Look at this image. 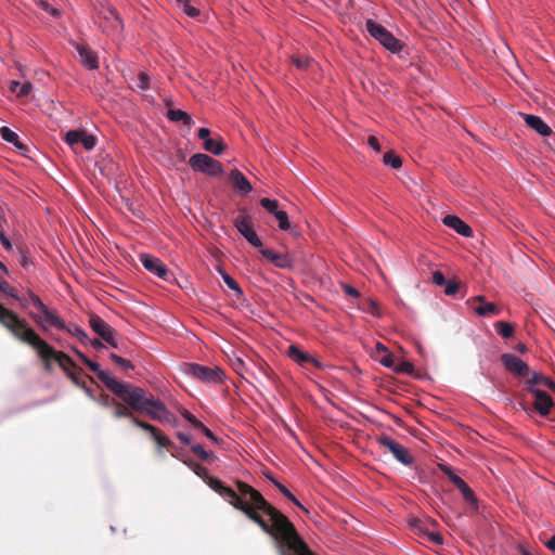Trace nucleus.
I'll use <instances>...</instances> for the list:
<instances>
[{
    "mask_svg": "<svg viewBox=\"0 0 555 555\" xmlns=\"http://www.w3.org/2000/svg\"><path fill=\"white\" fill-rule=\"evenodd\" d=\"M65 141L69 146L81 144L85 150L91 151L95 146V138L85 130H69L65 134Z\"/></svg>",
    "mask_w": 555,
    "mask_h": 555,
    "instance_id": "nucleus-18",
    "label": "nucleus"
},
{
    "mask_svg": "<svg viewBox=\"0 0 555 555\" xmlns=\"http://www.w3.org/2000/svg\"><path fill=\"white\" fill-rule=\"evenodd\" d=\"M377 442L382 448L388 450L393 457L403 465H411L413 463V456L409 450L389 436L382 435L378 437Z\"/></svg>",
    "mask_w": 555,
    "mask_h": 555,
    "instance_id": "nucleus-11",
    "label": "nucleus"
},
{
    "mask_svg": "<svg viewBox=\"0 0 555 555\" xmlns=\"http://www.w3.org/2000/svg\"><path fill=\"white\" fill-rule=\"evenodd\" d=\"M7 219L0 208V242L5 250L11 251L13 249V245L5 234Z\"/></svg>",
    "mask_w": 555,
    "mask_h": 555,
    "instance_id": "nucleus-34",
    "label": "nucleus"
},
{
    "mask_svg": "<svg viewBox=\"0 0 555 555\" xmlns=\"http://www.w3.org/2000/svg\"><path fill=\"white\" fill-rule=\"evenodd\" d=\"M224 354L234 372L244 377L245 373L248 372L247 364L244 360V349H230L229 352L224 351Z\"/></svg>",
    "mask_w": 555,
    "mask_h": 555,
    "instance_id": "nucleus-23",
    "label": "nucleus"
},
{
    "mask_svg": "<svg viewBox=\"0 0 555 555\" xmlns=\"http://www.w3.org/2000/svg\"><path fill=\"white\" fill-rule=\"evenodd\" d=\"M190 166L194 171L203 172L210 177H217L223 172V166L219 160L203 153L192 155L190 157Z\"/></svg>",
    "mask_w": 555,
    "mask_h": 555,
    "instance_id": "nucleus-9",
    "label": "nucleus"
},
{
    "mask_svg": "<svg viewBox=\"0 0 555 555\" xmlns=\"http://www.w3.org/2000/svg\"><path fill=\"white\" fill-rule=\"evenodd\" d=\"M494 328L498 335L502 336L503 338H508L514 333V327L511 323L499 321L494 324Z\"/></svg>",
    "mask_w": 555,
    "mask_h": 555,
    "instance_id": "nucleus-37",
    "label": "nucleus"
},
{
    "mask_svg": "<svg viewBox=\"0 0 555 555\" xmlns=\"http://www.w3.org/2000/svg\"><path fill=\"white\" fill-rule=\"evenodd\" d=\"M184 463L198 476V477H208V470L206 467L193 462V461H184Z\"/></svg>",
    "mask_w": 555,
    "mask_h": 555,
    "instance_id": "nucleus-44",
    "label": "nucleus"
},
{
    "mask_svg": "<svg viewBox=\"0 0 555 555\" xmlns=\"http://www.w3.org/2000/svg\"><path fill=\"white\" fill-rule=\"evenodd\" d=\"M167 117L170 121L182 122L185 126L193 124L191 116L182 109H169Z\"/></svg>",
    "mask_w": 555,
    "mask_h": 555,
    "instance_id": "nucleus-32",
    "label": "nucleus"
},
{
    "mask_svg": "<svg viewBox=\"0 0 555 555\" xmlns=\"http://www.w3.org/2000/svg\"><path fill=\"white\" fill-rule=\"evenodd\" d=\"M198 138L202 139L204 142H206V140H209L210 139V130L208 128H199L198 129Z\"/></svg>",
    "mask_w": 555,
    "mask_h": 555,
    "instance_id": "nucleus-57",
    "label": "nucleus"
},
{
    "mask_svg": "<svg viewBox=\"0 0 555 555\" xmlns=\"http://www.w3.org/2000/svg\"><path fill=\"white\" fill-rule=\"evenodd\" d=\"M364 311L372 314L373 317H376V318H379L380 317V313H379V309L376 305L375 301H373L372 299H369L364 306Z\"/></svg>",
    "mask_w": 555,
    "mask_h": 555,
    "instance_id": "nucleus-49",
    "label": "nucleus"
},
{
    "mask_svg": "<svg viewBox=\"0 0 555 555\" xmlns=\"http://www.w3.org/2000/svg\"><path fill=\"white\" fill-rule=\"evenodd\" d=\"M463 495L464 500L473 507L477 508V498L472 488L465 482L457 489Z\"/></svg>",
    "mask_w": 555,
    "mask_h": 555,
    "instance_id": "nucleus-35",
    "label": "nucleus"
},
{
    "mask_svg": "<svg viewBox=\"0 0 555 555\" xmlns=\"http://www.w3.org/2000/svg\"><path fill=\"white\" fill-rule=\"evenodd\" d=\"M527 390L534 397L533 408L541 415L546 416L550 414L552 406L554 405L553 399L545 391L535 388L527 387Z\"/></svg>",
    "mask_w": 555,
    "mask_h": 555,
    "instance_id": "nucleus-16",
    "label": "nucleus"
},
{
    "mask_svg": "<svg viewBox=\"0 0 555 555\" xmlns=\"http://www.w3.org/2000/svg\"><path fill=\"white\" fill-rule=\"evenodd\" d=\"M113 359L115 360L116 363L120 364V365H125L127 367H132V365L130 364V362H128L127 360L120 358V357H117V356H113Z\"/></svg>",
    "mask_w": 555,
    "mask_h": 555,
    "instance_id": "nucleus-62",
    "label": "nucleus"
},
{
    "mask_svg": "<svg viewBox=\"0 0 555 555\" xmlns=\"http://www.w3.org/2000/svg\"><path fill=\"white\" fill-rule=\"evenodd\" d=\"M117 400L114 398H111L108 395L103 393L100 396L98 402L104 406V408H111L113 406V402H116Z\"/></svg>",
    "mask_w": 555,
    "mask_h": 555,
    "instance_id": "nucleus-54",
    "label": "nucleus"
},
{
    "mask_svg": "<svg viewBox=\"0 0 555 555\" xmlns=\"http://www.w3.org/2000/svg\"><path fill=\"white\" fill-rule=\"evenodd\" d=\"M203 147L214 155H221L224 151V143L221 138H210L204 142Z\"/></svg>",
    "mask_w": 555,
    "mask_h": 555,
    "instance_id": "nucleus-31",
    "label": "nucleus"
},
{
    "mask_svg": "<svg viewBox=\"0 0 555 555\" xmlns=\"http://www.w3.org/2000/svg\"><path fill=\"white\" fill-rule=\"evenodd\" d=\"M341 288L347 296L354 297V298H358L360 296L359 291L357 288H354L353 286H351L350 284L343 283Z\"/></svg>",
    "mask_w": 555,
    "mask_h": 555,
    "instance_id": "nucleus-52",
    "label": "nucleus"
},
{
    "mask_svg": "<svg viewBox=\"0 0 555 555\" xmlns=\"http://www.w3.org/2000/svg\"><path fill=\"white\" fill-rule=\"evenodd\" d=\"M521 115L524 116L527 126L535 130L540 135L547 137L551 134L552 130L550 126L546 122H544V120L541 117L530 114Z\"/></svg>",
    "mask_w": 555,
    "mask_h": 555,
    "instance_id": "nucleus-27",
    "label": "nucleus"
},
{
    "mask_svg": "<svg viewBox=\"0 0 555 555\" xmlns=\"http://www.w3.org/2000/svg\"><path fill=\"white\" fill-rule=\"evenodd\" d=\"M389 349H375L372 357L382 365L391 369L397 374H406L417 376L415 374L414 365L409 361H399L393 353L388 352Z\"/></svg>",
    "mask_w": 555,
    "mask_h": 555,
    "instance_id": "nucleus-8",
    "label": "nucleus"
},
{
    "mask_svg": "<svg viewBox=\"0 0 555 555\" xmlns=\"http://www.w3.org/2000/svg\"><path fill=\"white\" fill-rule=\"evenodd\" d=\"M287 357L302 367H308L309 365L317 369L323 367L322 363L317 358L302 349H287Z\"/></svg>",
    "mask_w": 555,
    "mask_h": 555,
    "instance_id": "nucleus-21",
    "label": "nucleus"
},
{
    "mask_svg": "<svg viewBox=\"0 0 555 555\" xmlns=\"http://www.w3.org/2000/svg\"><path fill=\"white\" fill-rule=\"evenodd\" d=\"M207 483L234 508L243 512L264 533L270 535L279 555H315L299 535L294 524L251 486L238 480L235 491L220 479L209 476Z\"/></svg>",
    "mask_w": 555,
    "mask_h": 555,
    "instance_id": "nucleus-1",
    "label": "nucleus"
},
{
    "mask_svg": "<svg viewBox=\"0 0 555 555\" xmlns=\"http://www.w3.org/2000/svg\"><path fill=\"white\" fill-rule=\"evenodd\" d=\"M367 144L371 149H373L375 152L379 153L380 152V145H379V142H378V139L374 135H370L367 138Z\"/></svg>",
    "mask_w": 555,
    "mask_h": 555,
    "instance_id": "nucleus-56",
    "label": "nucleus"
},
{
    "mask_svg": "<svg viewBox=\"0 0 555 555\" xmlns=\"http://www.w3.org/2000/svg\"><path fill=\"white\" fill-rule=\"evenodd\" d=\"M75 49L80 56L81 64L89 70L99 67L98 54L87 44L76 43Z\"/></svg>",
    "mask_w": 555,
    "mask_h": 555,
    "instance_id": "nucleus-22",
    "label": "nucleus"
},
{
    "mask_svg": "<svg viewBox=\"0 0 555 555\" xmlns=\"http://www.w3.org/2000/svg\"><path fill=\"white\" fill-rule=\"evenodd\" d=\"M140 261L145 270L156 275L163 281H169L171 273L169 272L166 264L157 257L150 254H141Z\"/></svg>",
    "mask_w": 555,
    "mask_h": 555,
    "instance_id": "nucleus-13",
    "label": "nucleus"
},
{
    "mask_svg": "<svg viewBox=\"0 0 555 555\" xmlns=\"http://www.w3.org/2000/svg\"><path fill=\"white\" fill-rule=\"evenodd\" d=\"M149 86H150V77H149V74L146 72H140L138 74V83H137V88L142 90V91H145L149 89Z\"/></svg>",
    "mask_w": 555,
    "mask_h": 555,
    "instance_id": "nucleus-46",
    "label": "nucleus"
},
{
    "mask_svg": "<svg viewBox=\"0 0 555 555\" xmlns=\"http://www.w3.org/2000/svg\"><path fill=\"white\" fill-rule=\"evenodd\" d=\"M196 429H199L208 439L212 442L218 443V438L214 435V433L207 428L202 422L196 425Z\"/></svg>",
    "mask_w": 555,
    "mask_h": 555,
    "instance_id": "nucleus-50",
    "label": "nucleus"
},
{
    "mask_svg": "<svg viewBox=\"0 0 555 555\" xmlns=\"http://www.w3.org/2000/svg\"><path fill=\"white\" fill-rule=\"evenodd\" d=\"M442 221L444 225L453 229L457 234L464 237H470L473 235L472 228L455 215H447Z\"/></svg>",
    "mask_w": 555,
    "mask_h": 555,
    "instance_id": "nucleus-25",
    "label": "nucleus"
},
{
    "mask_svg": "<svg viewBox=\"0 0 555 555\" xmlns=\"http://www.w3.org/2000/svg\"><path fill=\"white\" fill-rule=\"evenodd\" d=\"M294 63L296 64V66L298 68H307L309 67V64H310V60L309 59H306V60H301V59H294Z\"/></svg>",
    "mask_w": 555,
    "mask_h": 555,
    "instance_id": "nucleus-58",
    "label": "nucleus"
},
{
    "mask_svg": "<svg viewBox=\"0 0 555 555\" xmlns=\"http://www.w3.org/2000/svg\"><path fill=\"white\" fill-rule=\"evenodd\" d=\"M181 415L194 427L196 428V425L199 424L201 421H198L190 411L183 409L181 411Z\"/></svg>",
    "mask_w": 555,
    "mask_h": 555,
    "instance_id": "nucleus-55",
    "label": "nucleus"
},
{
    "mask_svg": "<svg viewBox=\"0 0 555 555\" xmlns=\"http://www.w3.org/2000/svg\"><path fill=\"white\" fill-rule=\"evenodd\" d=\"M98 23L101 30L108 36L119 34L124 27L118 12L112 7L103 8L100 11Z\"/></svg>",
    "mask_w": 555,
    "mask_h": 555,
    "instance_id": "nucleus-10",
    "label": "nucleus"
},
{
    "mask_svg": "<svg viewBox=\"0 0 555 555\" xmlns=\"http://www.w3.org/2000/svg\"><path fill=\"white\" fill-rule=\"evenodd\" d=\"M89 325L91 330L111 347H117L114 343V328L102 318L96 314H91L89 318Z\"/></svg>",
    "mask_w": 555,
    "mask_h": 555,
    "instance_id": "nucleus-14",
    "label": "nucleus"
},
{
    "mask_svg": "<svg viewBox=\"0 0 555 555\" xmlns=\"http://www.w3.org/2000/svg\"><path fill=\"white\" fill-rule=\"evenodd\" d=\"M444 294L447 296H454L459 291V283L455 280H448L446 283Z\"/></svg>",
    "mask_w": 555,
    "mask_h": 555,
    "instance_id": "nucleus-48",
    "label": "nucleus"
},
{
    "mask_svg": "<svg viewBox=\"0 0 555 555\" xmlns=\"http://www.w3.org/2000/svg\"><path fill=\"white\" fill-rule=\"evenodd\" d=\"M474 310L481 318H490L493 315H498L500 313V309L493 302L487 301L485 296H475L467 300Z\"/></svg>",
    "mask_w": 555,
    "mask_h": 555,
    "instance_id": "nucleus-17",
    "label": "nucleus"
},
{
    "mask_svg": "<svg viewBox=\"0 0 555 555\" xmlns=\"http://www.w3.org/2000/svg\"><path fill=\"white\" fill-rule=\"evenodd\" d=\"M145 425L146 427H141V429L149 431L158 447L167 449L175 448V444L171 442V440L168 437H166L160 429L146 422Z\"/></svg>",
    "mask_w": 555,
    "mask_h": 555,
    "instance_id": "nucleus-28",
    "label": "nucleus"
},
{
    "mask_svg": "<svg viewBox=\"0 0 555 555\" xmlns=\"http://www.w3.org/2000/svg\"><path fill=\"white\" fill-rule=\"evenodd\" d=\"M229 181L233 189L241 195H247L251 192L253 186L247 178L237 169H234L229 175Z\"/></svg>",
    "mask_w": 555,
    "mask_h": 555,
    "instance_id": "nucleus-24",
    "label": "nucleus"
},
{
    "mask_svg": "<svg viewBox=\"0 0 555 555\" xmlns=\"http://www.w3.org/2000/svg\"><path fill=\"white\" fill-rule=\"evenodd\" d=\"M0 292L5 295L16 299L23 307L28 306V295L24 297H20L14 287H12L4 279L0 278Z\"/></svg>",
    "mask_w": 555,
    "mask_h": 555,
    "instance_id": "nucleus-30",
    "label": "nucleus"
},
{
    "mask_svg": "<svg viewBox=\"0 0 555 555\" xmlns=\"http://www.w3.org/2000/svg\"><path fill=\"white\" fill-rule=\"evenodd\" d=\"M383 163L393 169H398L402 166L401 157L393 152H386L383 156Z\"/></svg>",
    "mask_w": 555,
    "mask_h": 555,
    "instance_id": "nucleus-36",
    "label": "nucleus"
},
{
    "mask_svg": "<svg viewBox=\"0 0 555 555\" xmlns=\"http://www.w3.org/2000/svg\"><path fill=\"white\" fill-rule=\"evenodd\" d=\"M428 524L437 525V522L435 520H428L426 522L421 519H417V518H413L410 520V527L420 537H425L428 533V531H429L428 526H427Z\"/></svg>",
    "mask_w": 555,
    "mask_h": 555,
    "instance_id": "nucleus-33",
    "label": "nucleus"
},
{
    "mask_svg": "<svg viewBox=\"0 0 555 555\" xmlns=\"http://www.w3.org/2000/svg\"><path fill=\"white\" fill-rule=\"evenodd\" d=\"M20 263L24 269H28L33 264L31 260L25 254L21 255Z\"/></svg>",
    "mask_w": 555,
    "mask_h": 555,
    "instance_id": "nucleus-59",
    "label": "nucleus"
},
{
    "mask_svg": "<svg viewBox=\"0 0 555 555\" xmlns=\"http://www.w3.org/2000/svg\"><path fill=\"white\" fill-rule=\"evenodd\" d=\"M191 451L202 461L210 463L214 459H216L212 452L206 451L202 444H193L191 446Z\"/></svg>",
    "mask_w": 555,
    "mask_h": 555,
    "instance_id": "nucleus-38",
    "label": "nucleus"
},
{
    "mask_svg": "<svg viewBox=\"0 0 555 555\" xmlns=\"http://www.w3.org/2000/svg\"><path fill=\"white\" fill-rule=\"evenodd\" d=\"M260 205L271 215H275L276 211H279V202L276 199H271V198H261L260 199Z\"/></svg>",
    "mask_w": 555,
    "mask_h": 555,
    "instance_id": "nucleus-42",
    "label": "nucleus"
},
{
    "mask_svg": "<svg viewBox=\"0 0 555 555\" xmlns=\"http://www.w3.org/2000/svg\"><path fill=\"white\" fill-rule=\"evenodd\" d=\"M276 488L285 498H287L296 506L307 512V509L301 505V503L296 499V496L284 485H276Z\"/></svg>",
    "mask_w": 555,
    "mask_h": 555,
    "instance_id": "nucleus-43",
    "label": "nucleus"
},
{
    "mask_svg": "<svg viewBox=\"0 0 555 555\" xmlns=\"http://www.w3.org/2000/svg\"><path fill=\"white\" fill-rule=\"evenodd\" d=\"M218 271L220 272V275H221L224 284L229 288H231L232 291L236 292L238 295L243 294L238 283L231 275H229L227 272H224L221 268H219Z\"/></svg>",
    "mask_w": 555,
    "mask_h": 555,
    "instance_id": "nucleus-39",
    "label": "nucleus"
},
{
    "mask_svg": "<svg viewBox=\"0 0 555 555\" xmlns=\"http://www.w3.org/2000/svg\"><path fill=\"white\" fill-rule=\"evenodd\" d=\"M181 370L186 375L193 376L207 384H219L225 378L223 370L219 366H206L197 363L184 362L181 365Z\"/></svg>",
    "mask_w": 555,
    "mask_h": 555,
    "instance_id": "nucleus-7",
    "label": "nucleus"
},
{
    "mask_svg": "<svg viewBox=\"0 0 555 555\" xmlns=\"http://www.w3.org/2000/svg\"><path fill=\"white\" fill-rule=\"evenodd\" d=\"M365 29L372 38L378 41L386 50L391 53H400L403 49L401 40L395 37V35L384 27L382 24L366 20Z\"/></svg>",
    "mask_w": 555,
    "mask_h": 555,
    "instance_id": "nucleus-6",
    "label": "nucleus"
},
{
    "mask_svg": "<svg viewBox=\"0 0 555 555\" xmlns=\"http://www.w3.org/2000/svg\"><path fill=\"white\" fill-rule=\"evenodd\" d=\"M0 323L5 326L22 343L31 347H50L46 344L27 323L21 320L14 312L0 304Z\"/></svg>",
    "mask_w": 555,
    "mask_h": 555,
    "instance_id": "nucleus-4",
    "label": "nucleus"
},
{
    "mask_svg": "<svg viewBox=\"0 0 555 555\" xmlns=\"http://www.w3.org/2000/svg\"><path fill=\"white\" fill-rule=\"evenodd\" d=\"M259 253L276 268L292 269L294 266V260L287 253H278L271 248H261Z\"/></svg>",
    "mask_w": 555,
    "mask_h": 555,
    "instance_id": "nucleus-19",
    "label": "nucleus"
},
{
    "mask_svg": "<svg viewBox=\"0 0 555 555\" xmlns=\"http://www.w3.org/2000/svg\"><path fill=\"white\" fill-rule=\"evenodd\" d=\"M440 468H441V470L443 472V474H444L446 476H448V477H449V479L451 478L452 474H455V473L452 470V468H451V467H449V466H447V465H441V466H440Z\"/></svg>",
    "mask_w": 555,
    "mask_h": 555,
    "instance_id": "nucleus-63",
    "label": "nucleus"
},
{
    "mask_svg": "<svg viewBox=\"0 0 555 555\" xmlns=\"http://www.w3.org/2000/svg\"><path fill=\"white\" fill-rule=\"evenodd\" d=\"M0 134H1V138L5 142L11 143L16 149V151H18L20 154L25 155L26 152L28 151L27 145H25L20 140L18 134L15 131H13L12 129H10L9 127H7V126L1 127Z\"/></svg>",
    "mask_w": 555,
    "mask_h": 555,
    "instance_id": "nucleus-26",
    "label": "nucleus"
},
{
    "mask_svg": "<svg viewBox=\"0 0 555 555\" xmlns=\"http://www.w3.org/2000/svg\"><path fill=\"white\" fill-rule=\"evenodd\" d=\"M37 350L46 371L51 372L59 366L77 386L86 388L85 374L68 356L56 349Z\"/></svg>",
    "mask_w": 555,
    "mask_h": 555,
    "instance_id": "nucleus-3",
    "label": "nucleus"
},
{
    "mask_svg": "<svg viewBox=\"0 0 555 555\" xmlns=\"http://www.w3.org/2000/svg\"><path fill=\"white\" fill-rule=\"evenodd\" d=\"M431 281L434 284H436L438 286H442L447 282L443 273L439 270H437L433 273Z\"/></svg>",
    "mask_w": 555,
    "mask_h": 555,
    "instance_id": "nucleus-53",
    "label": "nucleus"
},
{
    "mask_svg": "<svg viewBox=\"0 0 555 555\" xmlns=\"http://www.w3.org/2000/svg\"><path fill=\"white\" fill-rule=\"evenodd\" d=\"M182 4L183 12L190 17H196L199 14V10L190 4L189 0L180 2Z\"/></svg>",
    "mask_w": 555,
    "mask_h": 555,
    "instance_id": "nucleus-47",
    "label": "nucleus"
},
{
    "mask_svg": "<svg viewBox=\"0 0 555 555\" xmlns=\"http://www.w3.org/2000/svg\"><path fill=\"white\" fill-rule=\"evenodd\" d=\"M77 353L90 366L91 371L96 373L98 378L105 387L119 399L113 402V417L126 418L139 428L146 427V425L134 413L162 423L176 425L175 415L151 392L133 384L116 379L108 372L101 370L96 362L89 361L80 352Z\"/></svg>",
    "mask_w": 555,
    "mask_h": 555,
    "instance_id": "nucleus-2",
    "label": "nucleus"
},
{
    "mask_svg": "<svg viewBox=\"0 0 555 555\" xmlns=\"http://www.w3.org/2000/svg\"><path fill=\"white\" fill-rule=\"evenodd\" d=\"M177 438L183 443V444H186L189 446L191 443V438L189 435L186 434H183V433H178L177 434Z\"/></svg>",
    "mask_w": 555,
    "mask_h": 555,
    "instance_id": "nucleus-61",
    "label": "nucleus"
},
{
    "mask_svg": "<svg viewBox=\"0 0 555 555\" xmlns=\"http://www.w3.org/2000/svg\"><path fill=\"white\" fill-rule=\"evenodd\" d=\"M545 546L551 551H555V534L545 543Z\"/></svg>",
    "mask_w": 555,
    "mask_h": 555,
    "instance_id": "nucleus-64",
    "label": "nucleus"
},
{
    "mask_svg": "<svg viewBox=\"0 0 555 555\" xmlns=\"http://www.w3.org/2000/svg\"><path fill=\"white\" fill-rule=\"evenodd\" d=\"M59 331H65L72 337L76 338L81 345L87 346V344L90 343L91 347H105L98 338L90 339L85 330L75 323H65V327L60 328Z\"/></svg>",
    "mask_w": 555,
    "mask_h": 555,
    "instance_id": "nucleus-20",
    "label": "nucleus"
},
{
    "mask_svg": "<svg viewBox=\"0 0 555 555\" xmlns=\"http://www.w3.org/2000/svg\"><path fill=\"white\" fill-rule=\"evenodd\" d=\"M37 4L39 8H41L43 11L48 12L50 15L54 17H59L61 15L60 10L56 8H53L48 0H38Z\"/></svg>",
    "mask_w": 555,
    "mask_h": 555,
    "instance_id": "nucleus-45",
    "label": "nucleus"
},
{
    "mask_svg": "<svg viewBox=\"0 0 555 555\" xmlns=\"http://www.w3.org/2000/svg\"><path fill=\"white\" fill-rule=\"evenodd\" d=\"M33 305L37 310V314L31 313V318L39 326L47 330L49 327L60 330L65 327V322L59 317L56 310L50 309L38 295L28 291V306Z\"/></svg>",
    "mask_w": 555,
    "mask_h": 555,
    "instance_id": "nucleus-5",
    "label": "nucleus"
},
{
    "mask_svg": "<svg viewBox=\"0 0 555 555\" xmlns=\"http://www.w3.org/2000/svg\"><path fill=\"white\" fill-rule=\"evenodd\" d=\"M450 481L459 489L465 481L457 476L456 474H452Z\"/></svg>",
    "mask_w": 555,
    "mask_h": 555,
    "instance_id": "nucleus-60",
    "label": "nucleus"
},
{
    "mask_svg": "<svg viewBox=\"0 0 555 555\" xmlns=\"http://www.w3.org/2000/svg\"><path fill=\"white\" fill-rule=\"evenodd\" d=\"M424 538H427L430 542H433L436 545H441L443 543V538L439 532L428 531V533Z\"/></svg>",
    "mask_w": 555,
    "mask_h": 555,
    "instance_id": "nucleus-51",
    "label": "nucleus"
},
{
    "mask_svg": "<svg viewBox=\"0 0 555 555\" xmlns=\"http://www.w3.org/2000/svg\"><path fill=\"white\" fill-rule=\"evenodd\" d=\"M11 90L15 92L18 96H26L29 94L31 90L30 82L20 83L17 81H12Z\"/></svg>",
    "mask_w": 555,
    "mask_h": 555,
    "instance_id": "nucleus-40",
    "label": "nucleus"
},
{
    "mask_svg": "<svg viewBox=\"0 0 555 555\" xmlns=\"http://www.w3.org/2000/svg\"><path fill=\"white\" fill-rule=\"evenodd\" d=\"M234 227L238 233L254 247L263 248L262 242L251 227L250 217L247 214H240L234 219Z\"/></svg>",
    "mask_w": 555,
    "mask_h": 555,
    "instance_id": "nucleus-12",
    "label": "nucleus"
},
{
    "mask_svg": "<svg viewBox=\"0 0 555 555\" xmlns=\"http://www.w3.org/2000/svg\"><path fill=\"white\" fill-rule=\"evenodd\" d=\"M527 384H528V387H534L537 385H542L555 392V383L551 378H548L535 371H531L530 376L527 379Z\"/></svg>",
    "mask_w": 555,
    "mask_h": 555,
    "instance_id": "nucleus-29",
    "label": "nucleus"
},
{
    "mask_svg": "<svg viewBox=\"0 0 555 555\" xmlns=\"http://www.w3.org/2000/svg\"><path fill=\"white\" fill-rule=\"evenodd\" d=\"M501 360L503 362L504 367L509 373L527 379L530 376L531 370L529 369L527 363H525L518 357L511 353H504L502 354Z\"/></svg>",
    "mask_w": 555,
    "mask_h": 555,
    "instance_id": "nucleus-15",
    "label": "nucleus"
},
{
    "mask_svg": "<svg viewBox=\"0 0 555 555\" xmlns=\"http://www.w3.org/2000/svg\"><path fill=\"white\" fill-rule=\"evenodd\" d=\"M275 219L278 220V223H279V229L281 231H287L291 229V222H289V219H288V215L285 210H279L276 211V214L274 215Z\"/></svg>",
    "mask_w": 555,
    "mask_h": 555,
    "instance_id": "nucleus-41",
    "label": "nucleus"
}]
</instances>
